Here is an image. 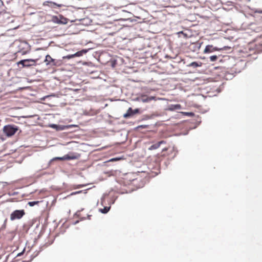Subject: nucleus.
I'll list each match as a JSON object with an SVG mask.
<instances>
[{"mask_svg":"<svg viewBox=\"0 0 262 262\" xmlns=\"http://www.w3.org/2000/svg\"><path fill=\"white\" fill-rule=\"evenodd\" d=\"M18 127L14 125H7L3 128L4 134L8 137H11L18 130Z\"/></svg>","mask_w":262,"mask_h":262,"instance_id":"obj_1","label":"nucleus"},{"mask_svg":"<svg viewBox=\"0 0 262 262\" xmlns=\"http://www.w3.org/2000/svg\"><path fill=\"white\" fill-rule=\"evenodd\" d=\"M156 97L154 96H147L146 95H141L135 97L133 99L134 101L142 102L143 103H147L152 100H155Z\"/></svg>","mask_w":262,"mask_h":262,"instance_id":"obj_2","label":"nucleus"},{"mask_svg":"<svg viewBox=\"0 0 262 262\" xmlns=\"http://www.w3.org/2000/svg\"><path fill=\"white\" fill-rule=\"evenodd\" d=\"M25 214V211L24 209L15 210L10 214V220L14 221L15 220L20 219Z\"/></svg>","mask_w":262,"mask_h":262,"instance_id":"obj_3","label":"nucleus"},{"mask_svg":"<svg viewBox=\"0 0 262 262\" xmlns=\"http://www.w3.org/2000/svg\"><path fill=\"white\" fill-rule=\"evenodd\" d=\"M38 59H27L21 60L18 62V64H21L23 67H29L36 65V62Z\"/></svg>","mask_w":262,"mask_h":262,"instance_id":"obj_4","label":"nucleus"},{"mask_svg":"<svg viewBox=\"0 0 262 262\" xmlns=\"http://www.w3.org/2000/svg\"><path fill=\"white\" fill-rule=\"evenodd\" d=\"M78 157V155L74 154H68L62 157H55L52 159L49 162L50 164L53 161L59 160H71L77 159Z\"/></svg>","mask_w":262,"mask_h":262,"instance_id":"obj_5","label":"nucleus"},{"mask_svg":"<svg viewBox=\"0 0 262 262\" xmlns=\"http://www.w3.org/2000/svg\"><path fill=\"white\" fill-rule=\"evenodd\" d=\"M48 126L51 128L56 129V130H57V131H61V130H63L69 129L72 127L76 126V125H57V124H49Z\"/></svg>","mask_w":262,"mask_h":262,"instance_id":"obj_6","label":"nucleus"},{"mask_svg":"<svg viewBox=\"0 0 262 262\" xmlns=\"http://www.w3.org/2000/svg\"><path fill=\"white\" fill-rule=\"evenodd\" d=\"M89 49H83L81 51H78L75 54L69 55L66 56H63V58L64 59H71L74 58L75 57H80L82 56L84 54H85L88 52Z\"/></svg>","mask_w":262,"mask_h":262,"instance_id":"obj_7","label":"nucleus"},{"mask_svg":"<svg viewBox=\"0 0 262 262\" xmlns=\"http://www.w3.org/2000/svg\"><path fill=\"white\" fill-rule=\"evenodd\" d=\"M60 19L57 16H53L52 18V21L58 24H66L67 23V19L62 15H60Z\"/></svg>","mask_w":262,"mask_h":262,"instance_id":"obj_8","label":"nucleus"},{"mask_svg":"<svg viewBox=\"0 0 262 262\" xmlns=\"http://www.w3.org/2000/svg\"><path fill=\"white\" fill-rule=\"evenodd\" d=\"M140 110L139 108H136L134 110H132L131 107H129L126 113L123 115V117L125 118H128L134 114L139 113Z\"/></svg>","mask_w":262,"mask_h":262,"instance_id":"obj_9","label":"nucleus"},{"mask_svg":"<svg viewBox=\"0 0 262 262\" xmlns=\"http://www.w3.org/2000/svg\"><path fill=\"white\" fill-rule=\"evenodd\" d=\"M222 48H218L217 47H214L212 45H207L206 46L205 49L204 51V53H211L215 51L221 50Z\"/></svg>","mask_w":262,"mask_h":262,"instance_id":"obj_10","label":"nucleus"},{"mask_svg":"<svg viewBox=\"0 0 262 262\" xmlns=\"http://www.w3.org/2000/svg\"><path fill=\"white\" fill-rule=\"evenodd\" d=\"M45 62H46V64H51L52 66H55L56 65V63L55 61V60L53 59L50 55H47L46 56V59L44 61Z\"/></svg>","mask_w":262,"mask_h":262,"instance_id":"obj_11","label":"nucleus"},{"mask_svg":"<svg viewBox=\"0 0 262 262\" xmlns=\"http://www.w3.org/2000/svg\"><path fill=\"white\" fill-rule=\"evenodd\" d=\"M181 108V106L179 104H171L169 105L168 110L170 111H174L177 110H180Z\"/></svg>","mask_w":262,"mask_h":262,"instance_id":"obj_12","label":"nucleus"},{"mask_svg":"<svg viewBox=\"0 0 262 262\" xmlns=\"http://www.w3.org/2000/svg\"><path fill=\"white\" fill-rule=\"evenodd\" d=\"M202 66V63L201 62H192L190 63L188 66L194 68L201 67Z\"/></svg>","mask_w":262,"mask_h":262,"instance_id":"obj_13","label":"nucleus"},{"mask_svg":"<svg viewBox=\"0 0 262 262\" xmlns=\"http://www.w3.org/2000/svg\"><path fill=\"white\" fill-rule=\"evenodd\" d=\"M125 159V156L124 155H122L121 156H119V157H116V158H112V159L110 160V161H118V160H123V159Z\"/></svg>","mask_w":262,"mask_h":262,"instance_id":"obj_14","label":"nucleus"},{"mask_svg":"<svg viewBox=\"0 0 262 262\" xmlns=\"http://www.w3.org/2000/svg\"><path fill=\"white\" fill-rule=\"evenodd\" d=\"M165 141L162 140L161 141L158 142L157 144L152 145L150 146V147L153 148V147H159L161 144H165Z\"/></svg>","mask_w":262,"mask_h":262,"instance_id":"obj_15","label":"nucleus"},{"mask_svg":"<svg viewBox=\"0 0 262 262\" xmlns=\"http://www.w3.org/2000/svg\"><path fill=\"white\" fill-rule=\"evenodd\" d=\"M39 203V201H33L28 202V205L31 206H34L35 205L38 204Z\"/></svg>","mask_w":262,"mask_h":262,"instance_id":"obj_16","label":"nucleus"},{"mask_svg":"<svg viewBox=\"0 0 262 262\" xmlns=\"http://www.w3.org/2000/svg\"><path fill=\"white\" fill-rule=\"evenodd\" d=\"M110 208V207H105L103 209H101V212L103 213H106L108 211Z\"/></svg>","mask_w":262,"mask_h":262,"instance_id":"obj_17","label":"nucleus"},{"mask_svg":"<svg viewBox=\"0 0 262 262\" xmlns=\"http://www.w3.org/2000/svg\"><path fill=\"white\" fill-rule=\"evenodd\" d=\"M217 56L216 55H212L210 57V60L211 61H212V62L216 61L217 60Z\"/></svg>","mask_w":262,"mask_h":262,"instance_id":"obj_18","label":"nucleus"},{"mask_svg":"<svg viewBox=\"0 0 262 262\" xmlns=\"http://www.w3.org/2000/svg\"><path fill=\"white\" fill-rule=\"evenodd\" d=\"M183 113L185 114L186 115L190 116V117L193 116L194 115V113L192 112H185Z\"/></svg>","mask_w":262,"mask_h":262,"instance_id":"obj_19","label":"nucleus"},{"mask_svg":"<svg viewBox=\"0 0 262 262\" xmlns=\"http://www.w3.org/2000/svg\"><path fill=\"white\" fill-rule=\"evenodd\" d=\"M50 5L49 6L51 8H54L56 7V5H57V3L54 2H50Z\"/></svg>","mask_w":262,"mask_h":262,"instance_id":"obj_20","label":"nucleus"},{"mask_svg":"<svg viewBox=\"0 0 262 262\" xmlns=\"http://www.w3.org/2000/svg\"><path fill=\"white\" fill-rule=\"evenodd\" d=\"M148 125H139L137 127V128H146L148 127Z\"/></svg>","mask_w":262,"mask_h":262,"instance_id":"obj_21","label":"nucleus"},{"mask_svg":"<svg viewBox=\"0 0 262 262\" xmlns=\"http://www.w3.org/2000/svg\"><path fill=\"white\" fill-rule=\"evenodd\" d=\"M167 149V148H163V149L162 150V152L163 153L162 156H165V152H166Z\"/></svg>","mask_w":262,"mask_h":262,"instance_id":"obj_22","label":"nucleus"},{"mask_svg":"<svg viewBox=\"0 0 262 262\" xmlns=\"http://www.w3.org/2000/svg\"><path fill=\"white\" fill-rule=\"evenodd\" d=\"M81 192V191H76V192H72L71 195H74V194H77V193H80Z\"/></svg>","mask_w":262,"mask_h":262,"instance_id":"obj_23","label":"nucleus"},{"mask_svg":"<svg viewBox=\"0 0 262 262\" xmlns=\"http://www.w3.org/2000/svg\"><path fill=\"white\" fill-rule=\"evenodd\" d=\"M52 96V95H47V96H45V97H44L42 99V100H45V99H46V98L49 97L50 96Z\"/></svg>","mask_w":262,"mask_h":262,"instance_id":"obj_24","label":"nucleus"},{"mask_svg":"<svg viewBox=\"0 0 262 262\" xmlns=\"http://www.w3.org/2000/svg\"><path fill=\"white\" fill-rule=\"evenodd\" d=\"M62 6V4H57V5H56V7H61Z\"/></svg>","mask_w":262,"mask_h":262,"instance_id":"obj_25","label":"nucleus"},{"mask_svg":"<svg viewBox=\"0 0 262 262\" xmlns=\"http://www.w3.org/2000/svg\"><path fill=\"white\" fill-rule=\"evenodd\" d=\"M3 5V2L2 0H0V7Z\"/></svg>","mask_w":262,"mask_h":262,"instance_id":"obj_26","label":"nucleus"},{"mask_svg":"<svg viewBox=\"0 0 262 262\" xmlns=\"http://www.w3.org/2000/svg\"><path fill=\"white\" fill-rule=\"evenodd\" d=\"M32 63H30V62H26L25 64H32Z\"/></svg>","mask_w":262,"mask_h":262,"instance_id":"obj_27","label":"nucleus"},{"mask_svg":"<svg viewBox=\"0 0 262 262\" xmlns=\"http://www.w3.org/2000/svg\"><path fill=\"white\" fill-rule=\"evenodd\" d=\"M21 255V253H18L17 256H20Z\"/></svg>","mask_w":262,"mask_h":262,"instance_id":"obj_28","label":"nucleus"},{"mask_svg":"<svg viewBox=\"0 0 262 262\" xmlns=\"http://www.w3.org/2000/svg\"><path fill=\"white\" fill-rule=\"evenodd\" d=\"M78 90V89H74V90H73V91H75V92L77 91Z\"/></svg>","mask_w":262,"mask_h":262,"instance_id":"obj_29","label":"nucleus"},{"mask_svg":"<svg viewBox=\"0 0 262 262\" xmlns=\"http://www.w3.org/2000/svg\"><path fill=\"white\" fill-rule=\"evenodd\" d=\"M32 117V116H28L27 117L30 118V117Z\"/></svg>","mask_w":262,"mask_h":262,"instance_id":"obj_30","label":"nucleus"},{"mask_svg":"<svg viewBox=\"0 0 262 262\" xmlns=\"http://www.w3.org/2000/svg\"><path fill=\"white\" fill-rule=\"evenodd\" d=\"M23 147V146H22V145H21V146H20V147Z\"/></svg>","mask_w":262,"mask_h":262,"instance_id":"obj_31","label":"nucleus"},{"mask_svg":"<svg viewBox=\"0 0 262 262\" xmlns=\"http://www.w3.org/2000/svg\"><path fill=\"white\" fill-rule=\"evenodd\" d=\"M35 148H37V147H37V146H35Z\"/></svg>","mask_w":262,"mask_h":262,"instance_id":"obj_32","label":"nucleus"}]
</instances>
